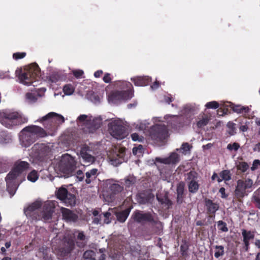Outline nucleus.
<instances>
[{
	"label": "nucleus",
	"mask_w": 260,
	"mask_h": 260,
	"mask_svg": "<svg viewBox=\"0 0 260 260\" xmlns=\"http://www.w3.org/2000/svg\"><path fill=\"white\" fill-rule=\"evenodd\" d=\"M42 206V203L39 201H36L29 205L24 210V213L27 218L34 220H42L47 221L51 219L52 214L54 211V207L48 203L44 204L43 210L39 209Z\"/></svg>",
	"instance_id": "f257e3e1"
},
{
	"label": "nucleus",
	"mask_w": 260,
	"mask_h": 260,
	"mask_svg": "<svg viewBox=\"0 0 260 260\" xmlns=\"http://www.w3.org/2000/svg\"><path fill=\"white\" fill-rule=\"evenodd\" d=\"M115 85L121 90H115L111 91L108 96L109 102L116 104L121 101H127L133 96V87L132 84L127 81H117Z\"/></svg>",
	"instance_id": "f03ea898"
},
{
	"label": "nucleus",
	"mask_w": 260,
	"mask_h": 260,
	"mask_svg": "<svg viewBox=\"0 0 260 260\" xmlns=\"http://www.w3.org/2000/svg\"><path fill=\"white\" fill-rule=\"evenodd\" d=\"M47 136L46 131L39 126L31 125L25 127L20 133V139L22 145L28 147L38 138Z\"/></svg>",
	"instance_id": "7ed1b4c3"
},
{
	"label": "nucleus",
	"mask_w": 260,
	"mask_h": 260,
	"mask_svg": "<svg viewBox=\"0 0 260 260\" xmlns=\"http://www.w3.org/2000/svg\"><path fill=\"white\" fill-rule=\"evenodd\" d=\"M16 73L19 82L27 86L38 81L41 77V70L36 63H32L19 71H16Z\"/></svg>",
	"instance_id": "20e7f679"
},
{
	"label": "nucleus",
	"mask_w": 260,
	"mask_h": 260,
	"mask_svg": "<svg viewBox=\"0 0 260 260\" xmlns=\"http://www.w3.org/2000/svg\"><path fill=\"white\" fill-rule=\"evenodd\" d=\"M28 119L17 111L6 110L0 112V122L7 128H12L27 122Z\"/></svg>",
	"instance_id": "39448f33"
},
{
	"label": "nucleus",
	"mask_w": 260,
	"mask_h": 260,
	"mask_svg": "<svg viewBox=\"0 0 260 260\" xmlns=\"http://www.w3.org/2000/svg\"><path fill=\"white\" fill-rule=\"evenodd\" d=\"M76 163L73 157L66 153L62 155L55 169L60 176L67 178L73 175L76 168Z\"/></svg>",
	"instance_id": "423d86ee"
},
{
	"label": "nucleus",
	"mask_w": 260,
	"mask_h": 260,
	"mask_svg": "<svg viewBox=\"0 0 260 260\" xmlns=\"http://www.w3.org/2000/svg\"><path fill=\"white\" fill-rule=\"evenodd\" d=\"M164 118L166 120L168 126L174 131H178L185 125L190 123V119L184 116L167 115Z\"/></svg>",
	"instance_id": "0eeeda50"
},
{
	"label": "nucleus",
	"mask_w": 260,
	"mask_h": 260,
	"mask_svg": "<svg viewBox=\"0 0 260 260\" xmlns=\"http://www.w3.org/2000/svg\"><path fill=\"white\" fill-rule=\"evenodd\" d=\"M252 185L253 181L250 178L245 180L239 179L234 191L235 198L241 202L242 199L248 194V190L252 187Z\"/></svg>",
	"instance_id": "6e6552de"
},
{
	"label": "nucleus",
	"mask_w": 260,
	"mask_h": 260,
	"mask_svg": "<svg viewBox=\"0 0 260 260\" xmlns=\"http://www.w3.org/2000/svg\"><path fill=\"white\" fill-rule=\"evenodd\" d=\"M132 218L135 221L141 224L149 223L152 225H155L158 222L157 218H155L151 212H144L138 210L134 212Z\"/></svg>",
	"instance_id": "1a4fd4ad"
},
{
	"label": "nucleus",
	"mask_w": 260,
	"mask_h": 260,
	"mask_svg": "<svg viewBox=\"0 0 260 260\" xmlns=\"http://www.w3.org/2000/svg\"><path fill=\"white\" fill-rule=\"evenodd\" d=\"M185 181L187 183L188 191L190 193H197L200 187L199 183V175L194 170H191L184 174Z\"/></svg>",
	"instance_id": "9d476101"
},
{
	"label": "nucleus",
	"mask_w": 260,
	"mask_h": 260,
	"mask_svg": "<svg viewBox=\"0 0 260 260\" xmlns=\"http://www.w3.org/2000/svg\"><path fill=\"white\" fill-rule=\"evenodd\" d=\"M40 121L44 122V125L45 128L52 131L56 127V125L54 124L56 121L62 123L64 121V118L62 115L55 112H50L43 116Z\"/></svg>",
	"instance_id": "9b49d317"
},
{
	"label": "nucleus",
	"mask_w": 260,
	"mask_h": 260,
	"mask_svg": "<svg viewBox=\"0 0 260 260\" xmlns=\"http://www.w3.org/2000/svg\"><path fill=\"white\" fill-rule=\"evenodd\" d=\"M108 131L114 138L121 140L127 135L125 127L116 121H112L108 124Z\"/></svg>",
	"instance_id": "f8f14e48"
},
{
	"label": "nucleus",
	"mask_w": 260,
	"mask_h": 260,
	"mask_svg": "<svg viewBox=\"0 0 260 260\" xmlns=\"http://www.w3.org/2000/svg\"><path fill=\"white\" fill-rule=\"evenodd\" d=\"M74 241L72 239H69L64 242L62 246L55 247L54 249V252L59 258L62 259L68 256L74 249Z\"/></svg>",
	"instance_id": "ddd939ff"
},
{
	"label": "nucleus",
	"mask_w": 260,
	"mask_h": 260,
	"mask_svg": "<svg viewBox=\"0 0 260 260\" xmlns=\"http://www.w3.org/2000/svg\"><path fill=\"white\" fill-rule=\"evenodd\" d=\"M150 135L151 138L157 141H162L168 136V131L165 125L157 124L150 129Z\"/></svg>",
	"instance_id": "4468645a"
},
{
	"label": "nucleus",
	"mask_w": 260,
	"mask_h": 260,
	"mask_svg": "<svg viewBox=\"0 0 260 260\" xmlns=\"http://www.w3.org/2000/svg\"><path fill=\"white\" fill-rule=\"evenodd\" d=\"M17 177L12 173L9 172L5 178L7 183V190L11 195L14 196L19 186V184L17 181Z\"/></svg>",
	"instance_id": "2eb2a0df"
},
{
	"label": "nucleus",
	"mask_w": 260,
	"mask_h": 260,
	"mask_svg": "<svg viewBox=\"0 0 260 260\" xmlns=\"http://www.w3.org/2000/svg\"><path fill=\"white\" fill-rule=\"evenodd\" d=\"M32 150L35 157L44 159L49 152V148L43 143H37L32 146Z\"/></svg>",
	"instance_id": "dca6fc26"
},
{
	"label": "nucleus",
	"mask_w": 260,
	"mask_h": 260,
	"mask_svg": "<svg viewBox=\"0 0 260 260\" xmlns=\"http://www.w3.org/2000/svg\"><path fill=\"white\" fill-rule=\"evenodd\" d=\"M204 205L206 209V213L209 215V219L215 218V213L219 208V204L214 202L213 200L205 198Z\"/></svg>",
	"instance_id": "f3484780"
},
{
	"label": "nucleus",
	"mask_w": 260,
	"mask_h": 260,
	"mask_svg": "<svg viewBox=\"0 0 260 260\" xmlns=\"http://www.w3.org/2000/svg\"><path fill=\"white\" fill-rule=\"evenodd\" d=\"M242 236L243 237V242L244 243L243 248L246 252L249 251L250 248V241L254 238V232L253 231H247L245 229H242Z\"/></svg>",
	"instance_id": "a211bd4d"
},
{
	"label": "nucleus",
	"mask_w": 260,
	"mask_h": 260,
	"mask_svg": "<svg viewBox=\"0 0 260 260\" xmlns=\"http://www.w3.org/2000/svg\"><path fill=\"white\" fill-rule=\"evenodd\" d=\"M91 152V150L88 146H84L81 148L80 155L85 163L91 164L95 161V158Z\"/></svg>",
	"instance_id": "6ab92c4d"
},
{
	"label": "nucleus",
	"mask_w": 260,
	"mask_h": 260,
	"mask_svg": "<svg viewBox=\"0 0 260 260\" xmlns=\"http://www.w3.org/2000/svg\"><path fill=\"white\" fill-rule=\"evenodd\" d=\"M61 211L62 218L66 221L75 222L77 221L78 216L74 211L65 208H62Z\"/></svg>",
	"instance_id": "aec40b11"
},
{
	"label": "nucleus",
	"mask_w": 260,
	"mask_h": 260,
	"mask_svg": "<svg viewBox=\"0 0 260 260\" xmlns=\"http://www.w3.org/2000/svg\"><path fill=\"white\" fill-rule=\"evenodd\" d=\"M29 167V164L26 161H20L17 162L13 169L10 172L12 173L16 176L18 177L20 174L28 169Z\"/></svg>",
	"instance_id": "412c9836"
},
{
	"label": "nucleus",
	"mask_w": 260,
	"mask_h": 260,
	"mask_svg": "<svg viewBox=\"0 0 260 260\" xmlns=\"http://www.w3.org/2000/svg\"><path fill=\"white\" fill-rule=\"evenodd\" d=\"M157 162L165 164H176L179 161V155L176 153H172L169 157L167 158H156Z\"/></svg>",
	"instance_id": "4be33fe9"
},
{
	"label": "nucleus",
	"mask_w": 260,
	"mask_h": 260,
	"mask_svg": "<svg viewBox=\"0 0 260 260\" xmlns=\"http://www.w3.org/2000/svg\"><path fill=\"white\" fill-rule=\"evenodd\" d=\"M151 79L148 76H138L131 78L135 86H146L150 82Z\"/></svg>",
	"instance_id": "5701e85b"
},
{
	"label": "nucleus",
	"mask_w": 260,
	"mask_h": 260,
	"mask_svg": "<svg viewBox=\"0 0 260 260\" xmlns=\"http://www.w3.org/2000/svg\"><path fill=\"white\" fill-rule=\"evenodd\" d=\"M67 206H74L76 203V196L70 192H68V194L66 195L65 199L61 200Z\"/></svg>",
	"instance_id": "b1692460"
},
{
	"label": "nucleus",
	"mask_w": 260,
	"mask_h": 260,
	"mask_svg": "<svg viewBox=\"0 0 260 260\" xmlns=\"http://www.w3.org/2000/svg\"><path fill=\"white\" fill-rule=\"evenodd\" d=\"M98 175V170L94 168L85 173L86 179L85 182L86 184H90L93 180L95 179Z\"/></svg>",
	"instance_id": "393cba45"
},
{
	"label": "nucleus",
	"mask_w": 260,
	"mask_h": 260,
	"mask_svg": "<svg viewBox=\"0 0 260 260\" xmlns=\"http://www.w3.org/2000/svg\"><path fill=\"white\" fill-rule=\"evenodd\" d=\"M132 208L133 207L131 206L121 212H118L116 214L117 220L120 222H124L128 216Z\"/></svg>",
	"instance_id": "a878e982"
},
{
	"label": "nucleus",
	"mask_w": 260,
	"mask_h": 260,
	"mask_svg": "<svg viewBox=\"0 0 260 260\" xmlns=\"http://www.w3.org/2000/svg\"><path fill=\"white\" fill-rule=\"evenodd\" d=\"M77 246L79 248H83L87 244L86 236L83 232H79L77 236Z\"/></svg>",
	"instance_id": "bb28decb"
},
{
	"label": "nucleus",
	"mask_w": 260,
	"mask_h": 260,
	"mask_svg": "<svg viewBox=\"0 0 260 260\" xmlns=\"http://www.w3.org/2000/svg\"><path fill=\"white\" fill-rule=\"evenodd\" d=\"M112 181L109 180L107 181V184H109V190L113 194H116L121 192L123 187L120 185L115 183H111Z\"/></svg>",
	"instance_id": "cd10ccee"
},
{
	"label": "nucleus",
	"mask_w": 260,
	"mask_h": 260,
	"mask_svg": "<svg viewBox=\"0 0 260 260\" xmlns=\"http://www.w3.org/2000/svg\"><path fill=\"white\" fill-rule=\"evenodd\" d=\"M153 198L154 196L151 193L146 194L145 193H141L137 196V199L139 202L142 204H145L149 203L151 200Z\"/></svg>",
	"instance_id": "c85d7f7f"
},
{
	"label": "nucleus",
	"mask_w": 260,
	"mask_h": 260,
	"mask_svg": "<svg viewBox=\"0 0 260 260\" xmlns=\"http://www.w3.org/2000/svg\"><path fill=\"white\" fill-rule=\"evenodd\" d=\"M219 176L221 178H218L217 181L219 183L222 180L226 181L230 180L231 179L232 174L230 170H224L220 172Z\"/></svg>",
	"instance_id": "c756f323"
},
{
	"label": "nucleus",
	"mask_w": 260,
	"mask_h": 260,
	"mask_svg": "<svg viewBox=\"0 0 260 260\" xmlns=\"http://www.w3.org/2000/svg\"><path fill=\"white\" fill-rule=\"evenodd\" d=\"M68 189L63 187H60L55 191V196L57 199L61 200L65 199L66 195L68 194Z\"/></svg>",
	"instance_id": "7c9ffc66"
},
{
	"label": "nucleus",
	"mask_w": 260,
	"mask_h": 260,
	"mask_svg": "<svg viewBox=\"0 0 260 260\" xmlns=\"http://www.w3.org/2000/svg\"><path fill=\"white\" fill-rule=\"evenodd\" d=\"M194 108L190 105H186L183 107L181 110V113L183 116H186L188 119L190 118V116L193 114Z\"/></svg>",
	"instance_id": "2f4dec72"
},
{
	"label": "nucleus",
	"mask_w": 260,
	"mask_h": 260,
	"mask_svg": "<svg viewBox=\"0 0 260 260\" xmlns=\"http://www.w3.org/2000/svg\"><path fill=\"white\" fill-rule=\"evenodd\" d=\"M157 200L161 205H164L167 209H169L172 205V201L167 196H165L162 198L157 196Z\"/></svg>",
	"instance_id": "473e14b6"
},
{
	"label": "nucleus",
	"mask_w": 260,
	"mask_h": 260,
	"mask_svg": "<svg viewBox=\"0 0 260 260\" xmlns=\"http://www.w3.org/2000/svg\"><path fill=\"white\" fill-rule=\"evenodd\" d=\"M232 108L234 112L238 113H247L249 111L248 107H241L239 105H232Z\"/></svg>",
	"instance_id": "72a5a7b5"
},
{
	"label": "nucleus",
	"mask_w": 260,
	"mask_h": 260,
	"mask_svg": "<svg viewBox=\"0 0 260 260\" xmlns=\"http://www.w3.org/2000/svg\"><path fill=\"white\" fill-rule=\"evenodd\" d=\"M224 254V248L222 245H216L215 246L214 256L218 258Z\"/></svg>",
	"instance_id": "f704fd0d"
},
{
	"label": "nucleus",
	"mask_w": 260,
	"mask_h": 260,
	"mask_svg": "<svg viewBox=\"0 0 260 260\" xmlns=\"http://www.w3.org/2000/svg\"><path fill=\"white\" fill-rule=\"evenodd\" d=\"M61 79V74L56 72H52L49 76V80L52 83H56Z\"/></svg>",
	"instance_id": "c9c22d12"
},
{
	"label": "nucleus",
	"mask_w": 260,
	"mask_h": 260,
	"mask_svg": "<svg viewBox=\"0 0 260 260\" xmlns=\"http://www.w3.org/2000/svg\"><path fill=\"white\" fill-rule=\"evenodd\" d=\"M136 178L133 176H128L124 179V185L126 187H129L135 184Z\"/></svg>",
	"instance_id": "e433bc0d"
},
{
	"label": "nucleus",
	"mask_w": 260,
	"mask_h": 260,
	"mask_svg": "<svg viewBox=\"0 0 260 260\" xmlns=\"http://www.w3.org/2000/svg\"><path fill=\"white\" fill-rule=\"evenodd\" d=\"M10 167L9 162L7 159L0 157V169L3 172H6Z\"/></svg>",
	"instance_id": "4c0bfd02"
},
{
	"label": "nucleus",
	"mask_w": 260,
	"mask_h": 260,
	"mask_svg": "<svg viewBox=\"0 0 260 260\" xmlns=\"http://www.w3.org/2000/svg\"><path fill=\"white\" fill-rule=\"evenodd\" d=\"M87 125L88 126L86 128L88 130L86 129V127L84 128V129L85 132L89 133H94L100 127V124H95L94 121L90 122L89 124H87Z\"/></svg>",
	"instance_id": "58836bf2"
},
{
	"label": "nucleus",
	"mask_w": 260,
	"mask_h": 260,
	"mask_svg": "<svg viewBox=\"0 0 260 260\" xmlns=\"http://www.w3.org/2000/svg\"><path fill=\"white\" fill-rule=\"evenodd\" d=\"M74 91L75 87L71 84H66L63 87V91L66 95H70L74 93Z\"/></svg>",
	"instance_id": "ea45409f"
},
{
	"label": "nucleus",
	"mask_w": 260,
	"mask_h": 260,
	"mask_svg": "<svg viewBox=\"0 0 260 260\" xmlns=\"http://www.w3.org/2000/svg\"><path fill=\"white\" fill-rule=\"evenodd\" d=\"M39 178L38 172L36 170H32L27 175V179L32 182H36Z\"/></svg>",
	"instance_id": "a19ab883"
},
{
	"label": "nucleus",
	"mask_w": 260,
	"mask_h": 260,
	"mask_svg": "<svg viewBox=\"0 0 260 260\" xmlns=\"http://www.w3.org/2000/svg\"><path fill=\"white\" fill-rule=\"evenodd\" d=\"M249 168L248 164L244 161L239 162L237 165V169L240 171L242 173H245Z\"/></svg>",
	"instance_id": "79ce46f5"
},
{
	"label": "nucleus",
	"mask_w": 260,
	"mask_h": 260,
	"mask_svg": "<svg viewBox=\"0 0 260 260\" xmlns=\"http://www.w3.org/2000/svg\"><path fill=\"white\" fill-rule=\"evenodd\" d=\"M209 120L210 118L207 116H205L197 122V126L199 128L203 127L208 123Z\"/></svg>",
	"instance_id": "37998d69"
},
{
	"label": "nucleus",
	"mask_w": 260,
	"mask_h": 260,
	"mask_svg": "<svg viewBox=\"0 0 260 260\" xmlns=\"http://www.w3.org/2000/svg\"><path fill=\"white\" fill-rule=\"evenodd\" d=\"M185 183L183 181L179 182L177 185L176 193L184 194Z\"/></svg>",
	"instance_id": "c03bdc74"
},
{
	"label": "nucleus",
	"mask_w": 260,
	"mask_h": 260,
	"mask_svg": "<svg viewBox=\"0 0 260 260\" xmlns=\"http://www.w3.org/2000/svg\"><path fill=\"white\" fill-rule=\"evenodd\" d=\"M26 99L29 103H33L36 102L37 100V96L35 93L28 92L25 95Z\"/></svg>",
	"instance_id": "a18cd8bd"
},
{
	"label": "nucleus",
	"mask_w": 260,
	"mask_h": 260,
	"mask_svg": "<svg viewBox=\"0 0 260 260\" xmlns=\"http://www.w3.org/2000/svg\"><path fill=\"white\" fill-rule=\"evenodd\" d=\"M95 252L92 250L86 251L83 256V259H95Z\"/></svg>",
	"instance_id": "49530a36"
},
{
	"label": "nucleus",
	"mask_w": 260,
	"mask_h": 260,
	"mask_svg": "<svg viewBox=\"0 0 260 260\" xmlns=\"http://www.w3.org/2000/svg\"><path fill=\"white\" fill-rule=\"evenodd\" d=\"M205 106L207 109H217L219 108V104L217 102L214 101L208 102L205 105Z\"/></svg>",
	"instance_id": "de8ad7c7"
},
{
	"label": "nucleus",
	"mask_w": 260,
	"mask_h": 260,
	"mask_svg": "<svg viewBox=\"0 0 260 260\" xmlns=\"http://www.w3.org/2000/svg\"><path fill=\"white\" fill-rule=\"evenodd\" d=\"M182 244L180 246V251L183 255L186 254L187 251L188 249V245L186 240H183L182 241Z\"/></svg>",
	"instance_id": "09e8293b"
},
{
	"label": "nucleus",
	"mask_w": 260,
	"mask_h": 260,
	"mask_svg": "<svg viewBox=\"0 0 260 260\" xmlns=\"http://www.w3.org/2000/svg\"><path fill=\"white\" fill-rule=\"evenodd\" d=\"M217 226L219 230L222 232H226L228 231V228L227 227L226 223L222 220L218 221Z\"/></svg>",
	"instance_id": "8fccbe9b"
},
{
	"label": "nucleus",
	"mask_w": 260,
	"mask_h": 260,
	"mask_svg": "<svg viewBox=\"0 0 260 260\" xmlns=\"http://www.w3.org/2000/svg\"><path fill=\"white\" fill-rule=\"evenodd\" d=\"M26 55L25 52H16L13 53V58L15 60H18L24 58Z\"/></svg>",
	"instance_id": "3c124183"
},
{
	"label": "nucleus",
	"mask_w": 260,
	"mask_h": 260,
	"mask_svg": "<svg viewBox=\"0 0 260 260\" xmlns=\"http://www.w3.org/2000/svg\"><path fill=\"white\" fill-rule=\"evenodd\" d=\"M228 127L230 129V133L232 135H233L236 133V124L233 123V122H229L227 124Z\"/></svg>",
	"instance_id": "603ef678"
},
{
	"label": "nucleus",
	"mask_w": 260,
	"mask_h": 260,
	"mask_svg": "<svg viewBox=\"0 0 260 260\" xmlns=\"http://www.w3.org/2000/svg\"><path fill=\"white\" fill-rule=\"evenodd\" d=\"M240 147V145L238 143H234L233 144H229L227 146V148L230 150H234L237 151Z\"/></svg>",
	"instance_id": "864d4df0"
},
{
	"label": "nucleus",
	"mask_w": 260,
	"mask_h": 260,
	"mask_svg": "<svg viewBox=\"0 0 260 260\" xmlns=\"http://www.w3.org/2000/svg\"><path fill=\"white\" fill-rule=\"evenodd\" d=\"M75 174L76 175V177L78 179L79 181H82L83 180L84 178V174L81 170H78Z\"/></svg>",
	"instance_id": "5fc2aeb1"
},
{
	"label": "nucleus",
	"mask_w": 260,
	"mask_h": 260,
	"mask_svg": "<svg viewBox=\"0 0 260 260\" xmlns=\"http://www.w3.org/2000/svg\"><path fill=\"white\" fill-rule=\"evenodd\" d=\"M184 194L177 193L176 202L178 204H181L184 202Z\"/></svg>",
	"instance_id": "6e6d98bb"
},
{
	"label": "nucleus",
	"mask_w": 260,
	"mask_h": 260,
	"mask_svg": "<svg viewBox=\"0 0 260 260\" xmlns=\"http://www.w3.org/2000/svg\"><path fill=\"white\" fill-rule=\"evenodd\" d=\"M73 74L76 78H80L83 75L84 72L82 70H77L73 71Z\"/></svg>",
	"instance_id": "4d7b16f0"
},
{
	"label": "nucleus",
	"mask_w": 260,
	"mask_h": 260,
	"mask_svg": "<svg viewBox=\"0 0 260 260\" xmlns=\"http://www.w3.org/2000/svg\"><path fill=\"white\" fill-rule=\"evenodd\" d=\"M111 216V213L108 212H106L103 214V216L104 217V222L105 223L108 224L110 222V220L109 219V217Z\"/></svg>",
	"instance_id": "13d9d810"
},
{
	"label": "nucleus",
	"mask_w": 260,
	"mask_h": 260,
	"mask_svg": "<svg viewBox=\"0 0 260 260\" xmlns=\"http://www.w3.org/2000/svg\"><path fill=\"white\" fill-rule=\"evenodd\" d=\"M192 148V146L190 145L188 143H183L181 146V149L185 152L190 151Z\"/></svg>",
	"instance_id": "bf43d9fd"
},
{
	"label": "nucleus",
	"mask_w": 260,
	"mask_h": 260,
	"mask_svg": "<svg viewBox=\"0 0 260 260\" xmlns=\"http://www.w3.org/2000/svg\"><path fill=\"white\" fill-rule=\"evenodd\" d=\"M260 166V160L258 159H255L252 164V166L251 167V170L254 171L258 168Z\"/></svg>",
	"instance_id": "052dcab7"
},
{
	"label": "nucleus",
	"mask_w": 260,
	"mask_h": 260,
	"mask_svg": "<svg viewBox=\"0 0 260 260\" xmlns=\"http://www.w3.org/2000/svg\"><path fill=\"white\" fill-rule=\"evenodd\" d=\"M103 80L105 83H110L112 80V78H111V74L108 73H106L104 75Z\"/></svg>",
	"instance_id": "680f3d73"
},
{
	"label": "nucleus",
	"mask_w": 260,
	"mask_h": 260,
	"mask_svg": "<svg viewBox=\"0 0 260 260\" xmlns=\"http://www.w3.org/2000/svg\"><path fill=\"white\" fill-rule=\"evenodd\" d=\"M143 149V146L141 145H139L137 147H134L133 149V153L136 155L138 152L142 153V150Z\"/></svg>",
	"instance_id": "e2e57ef3"
},
{
	"label": "nucleus",
	"mask_w": 260,
	"mask_h": 260,
	"mask_svg": "<svg viewBox=\"0 0 260 260\" xmlns=\"http://www.w3.org/2000/svg\"><path fill=\"white\" fill-rule=\"evenodd\" d=\"M131 138L134 141H140L139 140V136L137 133L132 134L131 135Z\"/></svg>",
	"instance_id": "0e129e2a"
},
{
	"label": "nucleus",
	"mask_w": 260,
	"mask_h": 260,
	"mask_svg": "<svg viewBox=\"0 0 260 260\" xmlns=\"http://www.w3.org/2000/svg\"><path fill=\"white\" fill-rule=\"evenodd\" d=\"M219 191L221 194V198H225L227 197V195H226L225 193V188L224 187H221Z\"/></svg>",
	"instance_id": "69168bd1"
},
{
	"label": "nucleus",
	"mask_w": 260,
	"mask_h": 260,
	"mask_svg": "<svg viewBox=\"0 0 260 260\" xmlns=\"http://www.w3.org/2000/svg\"><path fill=\"white\" fill-rule=\"evenodd\" d=\"M103 74V72L102 70H98L94 73V76L95 78H99Z\"/></svg>",
	"instance_id": "338daca9"
},
{
	"label": "nucleus",
	"mask_w": 260,
	"mask_h": 260,
	"mask_svg": "<svg viewBox=\"0 0 260 260\" xmlns=\"http://www.w3.org/2000/svg\"><path fill=\"white\" fill-rule=\"evenodd\" d=\"M87 117V116L86 115H81L78 117V120L81 122H83L86 120Z\"/></svg>",
	"instance_id": "774afa93"
}]
</instances>
